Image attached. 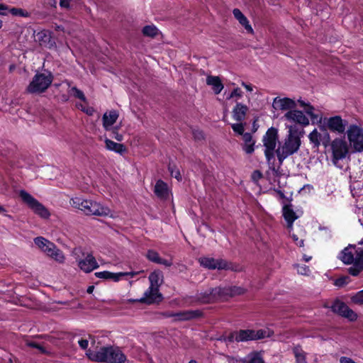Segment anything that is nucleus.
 Wrapping results in <instances>:
<instances>
[{
  "label": "nucleus",
  "instance_id": "obj_51",
  "mask_svg": "<svg viewBox=\"0 0 363 363\" xmlns=\"http://www.w3.org/2000/svg\"><path fill=\"white\" fill-rule=\"evenodd\" d=\"M193 137L196 140H202L204 139V134L202 130H193L192 131Z\"/></svg>",
  "mask_w": 363,
  "mask_h": 363
},
{
  "label": "nucleus",
  "instance_id": "obj_10",
  "mask_svg": "<svg viewBox=\"0 0 363 363\" xmlns=\"http://www.w3.org/2000/svg\"><path fill=\"white\" fill-rule=\"evenodd\" d=\"M238 331V340L240 342H248L253 340H262L265 337H269L272 331L264 329L253 330V329H241Z\"/></svg>",
  "mask_w": 363,
  "mask_h": 363
},
{
  "label": "nucleus",
  "instance_id": "obj_11",
  "mask_svg": "<svg viewBox=\"0 0 363 363\" xmlns=\"http://www.w3.org/2000/svg\"><path fill=\"white\" fill-rule=\"evenodd\" d=\"M325 124L326 131H323V144L327 147L330 142V135L327 130L329 129L331 131H337L338 133H340V116H335L330 118L329 119L326 118Z\"/></svg>",
  "mask_w": 363,
  "mask_h": 363
},
{
  "label": "nucleus",
  "instance_id": "obj_37",
  "mask_svg": "<svg viewBox=\"0 0 363 363\" xmlns=\"http://www.w3.org/2000/svg\"><path fill=\"white\" fill-rule=\"evenodd\" d=\"M168 170L170 172V175L172 177H174L178 181H181L182 180V175L180 174V172L177 168L175 164L169 163V165H168Z\"/></svg>",
  "mask_w": 363,
  "mask_h": 363
},
{
  "label": "nucleus",
  "instance_id": "obj_53",
  "mask_svg": "<svg viewBox=\"0 0 363 363\" xmlns=\"http://www.w3.org/2000/svg\"><path fill=\"white\" fill-rule=\"evenodd\" d=\"M57 249V248L55 244L52 242V246H49L45 248L44 252H46L48 256L51 257Z\"/></svg>",
  "mask_w": 363,
  "mask_h": 363
},
{
  "label": "nucleus",
  "instance_id": "obj_20",
  "mask_svg": "<svg viewBox=\"0 0 363 363\" xmlns=\"http://www.w3.org/2000/svg\"><path fill=\"white\" fill-rule=\"evenodd\" d=\"M274 106L277 108H279L281 110H294L296 108V102L287 97L277 99L275 98L274 100Z\"/></svg>",
  "mask_w": 363,
  "mask_h": 363
},
{
  "label": "nucleus",
  "instance_id": "obj_4",
  "mask_svg": "<svg viewBox=\"0 0 363 363\" xmlns=\"http://www.w3.org/2000/svg\"><path fill=\"white\" fill-rule=\"evenodd\" d=\"M150 282V287L145 291L144 296L140 299L134 300V301L151 305L155 303H159L162 301V295L159 291L160 287V273L153 272L149 276Z\"/></svg>",
  "mask_w": 363,
  "mask_h": 363
},
{
  "label": "nucleus",
  "instance_id": "obj_40",
  "mask_svg": "<svg viewBox=\"0 0 363 363\" xmlns=\"http://www.w3.org/2000/svg\"><path fill=\"white\" fill-rule=\"evenodd\" d=\"M9 12L13 16H21V17H28L29 16V13L27 11L20 9V8L13 7L9 10Z\"/></svg>",
  "mask_w": 363,
  "mask_h": 363
},
{
  "label": "nucleus",
  "instance_id": "obj_30",
  "mask_svg": "<svg viewBox=\"0 0 363 363\" xmlns=\"http://www.w3.org/2000/svg\"><path fill=\"white\" fill-rule=\"evenodd\" d=\"M246 363H264L260 352L254 351L247 355Z\"/></svg>",
  "mask_w": 363,
  "mask_h": 363
},
{
  "label": "nucleus",
  "instance_id": "obj_60",
  "mask_svg": "<svg viewBox=\"0 0 363 363\" xmlns=\"http://www.w3.org/2000/svg\"><path fill=\"white\" fill-rule=\"evenodd\" d=\"M262 177V172L260 171L255 170V171L253 172L252 179L254 180L261 179Z\"/></svg>",
  "mask_w": 363,
  "mask_h": 363
},
{
  "label": "nucleus",
  "instance_id": "obj_39",
  "mask_svg": "<svg viewBox=\"0 0 363 363\" xmlns=\"http://www.w3.org/2000/svg\"><path fill=\"white\" fill-rule=\"evenodd\" d=\"M354 266L363 269V248L358 247Z\"/></svg>",
  "mask_w": 363,
  "mask_h": 363
},
{
  "label": "nucleus",
  "instance_id": "obj_38",
  "mask_svg": "<svg viewBox=\"0 0 363 363\" xmlns=\"http://www.w3.org/2000/svg\"><path fill=\"white\" fill-rule=\"evenodd\" d=\"M38 39L40 44H45L50 41V35L48 30H43L37 34Z\"/></svg>",
  "mask_w": 363,
  "mask_h": 363
},
{
  "label": "nucleus",
  "instance_id": "obj_21",
  "mask_svg": "<svg viewBox=\"0 0 363 363\" xmlns=\"http://www.w3.org/2000/svg\"><path fill=\"white\" fill-rule=\"evenodd\" d=\"M233 14L248 33L252 34L254 33L253 28L250 24L248 19L239 9H234L233 10Z\"/></svg>",
  "mask_w": 363,
  "mask_h": 363
},
{
  "label": "nucleus",
  "instance_id": "obj_64",
  "mask_svg": "<svg viewBox=\"0 0 363 363\" xmlns=\"http://www.w3.org/2000/svg\"><path fill=\"white\" fill-rule=\"evenodd\" d=\"M218 341H220V342H223L226 344V333H223V335H221L218 338Z\"/></svg>",
  "mask_w": 363,
  "mask_h": 363
},
{
  "label": "nucleus",
  "instance_id": "obj_26",
  "mask_svg": "<svg viewBox=\"0 0 363 363\" xmlns=\"http://www.w3.org/2000/svg\"><path fill=\"white\" fill-rule=\"evenodd\" d=\"M242 138L245 143L242 146V150L247 154H252L255 151V141L253 140L251 133H245L243 134Z\"/></svg>",
  "mask_w": 363,
  "mask_h": 363
},
{
  "label": "nucleus",
  "instance_id": "obj_35",
  "mask_svg": "<svg viewBox=\"0 0 363 363\" xmlns=\"http://www.w3.org/2000/svg\"><path fill=\"white\" fill-rule=\"evenodd\" d=\"M146 258L152 262L158 264L161 257L157 251L148 250L146 253Z\"/></svg>",
  "mask_w": 363,
  "mask_h": 363
},
{
  "label": "nucleus",
  "instance_id": "obj_46",
  "mask_svg": "<svg viewBox=\"0 0 363 363\" xmlns=\"http://www.w3.org/2000/svg\"><path fill=\"white\" fill-rule=\"evenodd\" d=\"M325 308H330L328 305H325ZM332 311L335 313L340 315V299L337 298L334 303L330 306Z\"/></svg>",
  "mask_w": 363,
  "mask_h": 363
},
{
  "label": "nucleus",
  "instance_id": "obj_63",
  "mask_svg": "<svg viewBox=\"0 0 363 363\" xmlns=\"http://www.w3.org/2000/svg\"><path fill=\"white\" fill-rule=\"evenodd\" d=\"M242 86H243L248 91H252V86L251 84H247L245 82H242Z\"/></svg>",
  "mask_w": 363,
  "mask_h": 363
},
{
  "label": "nucleus",
  "instance_id": "obj_23",
  "mask_svg": "<svg viewBox=\"0 0 363 363\" xmlns=\"http://www.w3.org/2000/svg\"><path fill=\"white\" fill-rule=\"evenodd\" d=\"M104 143L105 147L108 150L113 151L121 155H123L127 152L125 146L122 143H116L108 138H106Z\"/></svg>",
  "mask_w": 363,
  "mask_h": 363
},
{
  "label": "nucleus",
  "instance_id": "obj_6",
  "mask_svg": "<svg viewBox=\"0 0 363 363\" xmlns=\"http://www.w3.org/2000/svg\"><path fill=\"white\" fill-rule=\"evenodd\" d=\"M301 145L300 137H294L292 135H288L285 138L284 144L276 150L275 153L281 165L284 160L289 156L297 152Z\"/></svg>",
  "mask_w": 363,
  "mask_h": 363
},
{
  "label": "nucleus",
  "instance_id": "obj_45",
  "mask_svg": "<svg viewBox=\"0 0 363 363\" xmlns=\"http://www.w3.org/2000/svg\"><path fill=\"white\" fill-rule=\"evenodd\" d=\"M118 130L119 128L117 126L111 128V136L117 141L121 142L123 140V136L122 134L119 133Z\"/></svg>",
  "mask_w": 363,
  "mask_h": 363
},
{
  "label": "nucleus",
  "instance_id": "obj_54",
  "mask_svg": "<svg viewBox=\"0 0 363 363\" xmlns=\"http://www.w3.org/2000/svg\"><path fill=\"white\" fill-rule=\"evenodd\" d=\"M354 301L360 304H363V290L357 293L353 298Z\"/></svg>",
  "mask_w": 363,
  "mask_h": 363
},
{
  "label": "nucleus",
  "instance_id": "obj_5",
  "mask_svg": "<svg viewBox=\"0 0 363 363\" xmlns=\"http://www.w3.org/2000/svg\"><path fill=\"white\" fill-rule=\"evenodd\" d=\"M279 139L278 130L276 128H269L262 138V142L265 147L264 155L267 163L271 164L270 167L273 171H275L274 162L272 160L274 159V154L277 149V143Z\"/></svg>",
  "mask_w": 363,
  "mask_h": 363
},
{
  "label": "nucleus",
  "instance_id": "obj_16",
  "mask_svg": "<svg viewBox=\"0 0 363 363\" xmlns=\"http://www.w3.org/2000/svg\"><path fill=\"white\" fill-rule=\"evenodd\" d=\"M358 247L355 245H350L342 250V262L346 264H353L354 265Z\"/></svg>",
  "mask_w": 363,
  "mask_h": 363
},
{
  "label": "nucleus",
  "instance_id": "obj_18",
  "mask_svg": "<svg viewBox=\"0 0 363 363\" xmlns=\"http://www.w3.org/2000/svg\"><path fill=\"white\" fill-rule=\"evenodd\" d=\"M154 193L159 199L167 200L169 198L167 184L162 179H158L155 185Z\"/></svg>",
  "mask_w": 363,
  "mask_h": 363
},
{
  "label": "nucleus",
  "instance_id": "obj_25",
  "mask_svg": "<svg viewBox=\"0 0 363 363\" xmlns=\"http://www.w3.org/2000/svg\"><path fill=\"white\" fill-rule=\"evenodd\" d=\"M247 111L248 108L246 105L237 103L233 110V117L235 121L242 122L245 119Z\"/></svg>",
  "mask_w": 363,
  "mask_h": 363
},
{
  "label": "nucleus",
  "instance_id": "obj_1",
  "mask_svg": "<svg viewBox=\"0 0 363 363\" xmlns=\"http://www.w3.org/2000/svg\"><path fill=\"white\" fill-rule=\"evenodd\" d=\"M87 355L89 359L98 362L124 363L127 359L118 347L113 346L101 347L97 351H89Z\"/></svg>",
  "mask_w": 363,
  "mask_h": 363
},
{
  "label": "nucleus",
  "instance_id": "obj_57",
  "mask_svg": "<svg viewBox=\"0 0 363 363\" xmlns=\"http://www.w3.org/2000/svg\"><path fill=\"white\" fill-rule=\"evenodd\" d=\"M305 112L308 115H311L313 113L314 107L311 106L309 103L303 108Z\"/></svg>",
  "mask_w": 363,
  "mask_h": 363
},
{
  "label": "nucleus",
  "instance_id": "obj_42",
  "mask_svg": "<svg viewBox=\"0 0 363 363\" xmlns=\"http://www.w3.org/2000/svg\"><path fill=\"white\" fill-rule=\"evenodd\" d=\"M71 91L72 92L73 96L75 98L79 99L84 102L86 101V98L84 92L82 91H81L80 89H79L77 87H76V86L72 87Z\"/></svg>",
  "mask_w": 363,
  "mask_h": 363
},
{
  "label": "nucleus",
  "instance_id": "obj_9",
  "mask_svg": "<svg viewBox=\"0 0 363 363\" xmlns=\"http://www.w3.org/2000/svg\"><path fill=\"white\" fill-rule=\"evenodd\" d=\"M199 262L201 266L208 269H225L235 272L239 271L238 266L232 262H228L223 259H214L213 257H200Z\"/></svg>",
  "mask_w": 363,
  "mask_h": 363
},
{
  "label": "nucleus",
  "instance_id": "obj_24",
  "mask_svg": "<svg viewBox=\"0 0 363 363\" xmlns=\"http://www.w3.org/2000/svg\"><path fill=\"white\" fill-rule=\"evenodd\" d=\"M330 149L332 152V162L333 163L339 167V160H340V138H335L330 145Z\"/></svg>",
  "mask_w": 363,
  "mask_h": 363
},
{
  "label": "nucleus",
  "instance_id": "obj_13",
  "mask_svg": "<svg viewBox=\"0 0 363 363\" xmlns=\"http://www.w3.org/2000/svg\"><path fill=\"white\" fill-rule=\"evenodd\" d=\"M285 117L288 121L300 124L303 126H306L309 124L308 118L299 110H291L286 114Z\"/></svg>",
  "mask_w": 363,
  "mask_h": 363
},
{
  "label": "nucleus",
  "instance_id": "obj_33",
  "mask_svg": "<svg viewBox=\"0 0 363 363\" xmlns=\"http://www.w3.org/2000/svg\"><path fill=\"white\" fill-rule=\"evenodd\" d=\"M34 243L40 248L43 251L45 248L49 246H52V242L44 238L43 237H37L34 239Z\"/></svg>",
  "mask_w": 363,
  "mask_h": 363
},
{
  "label": "nucleus",
  "instance_id": "obj_17",
  "mask_svg": "<svg viewBox=\"0 0 363 363\" xmlns=\"http://www.w3.org/2000/svg\"><path fill=\"white\" fill-rule=\"evenodd\" d=\"M282 215L287 223V228H291L294 221L298 218L291 204H286L282 208Z\"/></svg>",
  "mask_w": 363,
  "mask_h": 363
},
{
  "label": "nucleus",
  "instance_id": "obj_12",
  "mask_svg": "<svg viewBox=\"0 0 363 363\" xmlns=\"http://www.w3.org/2000/svg\"><path fill=\"white\" fill-rule=\"evenodd\" d=\"M213 291H214L217 301H218L233 297L236 294H240L242 293V289L237 286H218L213 288Z\"/></svg>",
  "mask_w": 363,
  "mask_h": 363
},
{
  "label": "nucleus",
  "instance_id": "obj_62",
  "mask_svg": "<svg viewBox=\"0 0 363 363\" xmlns=\"http://www.w3.org/2000/svg\"><path fill=\"white\" fill-rule=\"evenodd\" d=\"M342 363H356L350 358L342 357Z\"/></svg>",
  "mask_w": 363,
  "mask_h": 363
},
{
  "label": "nucleus",
  "instance_id": "obj_8",
  "mask_svg": "<svg viewBox=\"0 0 363 363\" xmlns=\"http://www.w3.org/2000/svg\"><path fill=\"white\" fill-rule=\"evenodd\" d=\"M19 196L23 202L25 203L36 215L45 219H47L50 216V213L48 208L26 191L21 190L19 191Z\"/></svg>",
  "mask_w": 363,
  "mask_h": 363
},
{
  "label": "nucleus",
  "instance_id": "obj_22",
  "mask_svg": "<svg viewBox=\"0 0 363 363\" xmlns=\"http://www.w3.org/2000/svg\"><path fill=\"white\" fill-rule=\"evenodd\" d=\"M118 113L116 111H111L108 113L104 114L102 118L103 126L106 130H110L111 126L116 122L118 118Z\"/></svg>",
  "mask_w": 363,
  "mask_h": 363
},
{
  "label": "nucleus",
  "instance_id": "obj_58",
  "mask_svg": "<svg viewBox=\"0 0 363 363\" xmlns=\"http://www.w3.org/2000/svg\"><path fill=\"white\" fill-rule=\"evenodd\" d=\"M159 264L164 265L165 267H171L172 265V262L170 260L160 258Z\"/></svg>",
  "mask_w": 363,
  "mask_h": 363
},
{
  "label": "nucleus",
  "instance_id": "obj_28",
  "mask_svg": "<svg viewBox=\"0 0 363 363\" xmlns=\"http://www.w3.org/2000/svg\"><path fill=\"white\" fill-rule=\"evenodd\" d=\"M323 134L319 133L316 129H314L308 135L311 143L313 145L314 147H318L320 145V140L323 141Z\"/></svg>",
  "mask_w": 363,
  "mask_h": 363
},
{
  "label": "nucleus",
  "instance_id": "obj_2",
  "mask_svg": "<svg viewBox=\"0 0 363 363\" xmlns=\"http://www.w3.org/2000/svg\"><path fill=\"white\" fill-rule=\"evenodd\" d=\"M72 207L82 211L86 216H108L111 211L109 208L91 199L74 197L71 199Z\"/></svg>",
  "mask_w": 363,
  "mask_h": 363
},
{
  "label": "nucleus",
  "instance_id": "obj_55",
  "mask_svg": "<svg viewBox=\"0 0 363 363\" xmlns=\"http://www.w3.org/2000/svg\"><path fill=\"white\" fill-rule=\"evenodd\" d=\"M79 345L83 350H86L89 345V342L86 339H81L78 341Z\"/></svg>",
  "mask_w": 363,
  "mask_h": 363
},
{
  "label": "nucleus",
  "instance_id": "obj_31",
  "mask_svg": "<svg viewBox=\"0 0 363 363\" xmlns=\"http://www.w3.org/2000/svg\"><path fill=\"white\" fill-rule=\"evenodd\" d=\"M342 317L347 318L350 321H353L357 319V315L347 306L342 303Z\"/></svg>",
  "mask_w": 363,
  "mask_h": 363
},
{
  "label": "nucleus",
  "instance_id": "obj_36",
  "mask_svg": "<svg viewBox=\"0 0 363 363\" xmlns=\"http://www.w3.org/2000/svg\"><path fill=\"white\" fill-rule=\"evenodd\" d=\"M234 342H240L238 340V331L233 330L230 333H226V345L233 343Z\"/></svg>",
  "mask_w": 363,
  "mask_h": 363
},
{
  "label": "nucleus",
  "instance_id": "obj_15",
  "mask_svg": "<svg viewBox=\"0 0 363 363\" xmlns=\"http://www.w3.org/2000/svg\"><path fill=\"white\" fill-rule=\"evenodd\" d=\"M78 267L83 272L89 273L97 269L99 266L95 257L91 254H88L84 259L79 261Z\"/></svg>",
  "mask_w": 363,
  "mask_h": 363
},
{
  "label": "nucleus",
  "instance_id": "obj_34",
  "mask_svg": "<svg viewBox=\"0 0 363 363\" xmlns=\"http://www.w3.org/2000/svg\"><path fill=\"white\" fill-rule=\"evenodd\" d=\"M138 274L137 272H118L113 273L110 279L113 280L114 281H118L123 277H130L131 278L134 277Z\"/></svg>",
  "mask_w": 363,
  "mask_h": 363
},
{
  "label": "nucleus",
  "instance_id": "obj_44",
  "mask_svg": "<svg viewBox=\"0 0 363 363\" xmlns=\"http://www.w3.org/2000/svg\"><path fill=\"white\" fill-rule=\"evenodd\" d=\"M231 128L235 133L240 135H243L245 133L244 124L241 122L231 124Z\"/></svg>",
  "mask_w": 363,
  "mask_h": 363
},
{
  "label": "nucleus",
  "instance_id": "obj_48",
  "mask_svg": "<svg viewBox=\"0 0 363 363\" xmlns=\"http://www.w3.org/2000/svg\"><path fill=\"white\" fill-rule=\"evenodd\" d=\"M303 132L304 131L303 128L300 129L295 125L290 128L289 135H292L294 137H300L301 138L303 134Z\"/></svg>",
  "mask_w": 363,
  "mask_h": 363
},
{
  "label": "nucleus",
  "instance_id": "obj_32",
  "mask_svg": "<svg viewBox=\"0 0 363 363\" xmlns=\"http://www.w3.org/2000/svg\"><path fill=\"white\" fill-rule=\"evenodd\" d=\"M142 33L145 36L154 38L157 35L158 29L154 25H147L143 27Z\"/></svg>",
  "mask_w": 363,
  "mask_h": 363
},
{
  "label": "nucleus",
  "instance_id": "obj_61",
  "mask_svg": "<svg viewBox=\"0 0 363 363\" xmlns=\"http://www.w3.org/2000/svg\"><path fill=\"white\" fill-rule=\"evenodd\" d=\"M275 191L279 196L280 199H286V196H285L284 193L281 190H280V189H275Z\"/></svg>",
  "mask_w": 363,
  "mask_h": 363
},
{
  "label": "nucleus",
  "instance_id": "obj_59",
  "mask_svg": "<svg viewBox=\"0 0 363 363\" xmlns=\"http://www.w3.org/2000/svg\"><path fill=\"white\" fill-rule=\"evenodd\" d=\"M82 111L86 113L88 116H92L94 113V109L93 107H86V108H82Z\"/></svg>",
  "mask_w": 363,
  "mask_h": 363
},
{
  "label": "nucleus",
  "instance_id": "obj_50",
  "mask_svg": "<svg viewBox=\"0 0 363 363\" xmlns=\"http://www.w3.org/2000/svg\"><path fill=\"white\" fill-rule=\"evenodd\" d=\"M51 257L60 262H62L65 259L62 252L59 249H57L56 251H55Z\"/></svg>",
  "mask_w": 363,
  "mask_h": 363
},
{
  "label": "nucleus",
  "instance_id": "obj_3",
  "mask_svg": "<svg viewBox=\"0 0 363 363\" xmlns=\"http://www.w3.org/2000/svg\"><path fill=\"white\" fill-rule=\"evenodd\" d=\"M349 145L342 141V160L350 153L363 151V130L357 125H352L347 131Z\"/></svg>",
  "mask_w": 363,
  "mask_h": 363
},
{
  "label": "nucleus",
  "instance_id": "obj_19",
  "mask_svg": "<svg viewBox=\"0 0 363 363\" xmlns=\"http://www.w3.org/2000/svg\"><path fill=\"white\" fill-rule=\"evenodd\" d=\"M213 288H211L205 291L199 293L196 295V301L201 303L207 304L212 303L217 301Z\"/></svg>",
  "mask_w": 363,
  "mask_h": 363
},
{
  "label": "nucleus",
  "instance_id": "obj_29",
  "mask_svg": "<svg viewBox=\"0 0 363 363\" xmlns=\"http://www.w3.org/2000/svg\"><path fill=\"white\" fill-rule=\"evenodd\" d=\"M311 117V121L313 124H318L319 128L321 131H326L325 121H326V118L324 119L320 116L318 113H315L314 112L309 116Z\"/></svg>",
  "mask_w": 363,
  "mask_h": 363
},
{
  "label": "nucleus",
  "instance_id": "obj_47",
  "mask_svg": "<svg viewBox=\"0 0 363 363\" xmlns=\"http://www.w3.org/2000/svg\"><path fill=\"white\" fill-rule=\"evenodd\" d=\"M297 272L301 275H309L311 270L309 267L305 264H296Z\"/></svg>",
  "mask_w": 363,
  "mask_h": 363
},
{
  "label": "nucleus",
  "instance_id": "obj_27",
  "mask_svg": "<svg viewBox=\"0 0 363 363\" xmlns=\"http://www.w3.org/2000/svg\"><path fill=\"white\" fill-rule=\"evenodd\" d=\"M206 83L208 85L213 86V91L216 94H220L223 89V84H222L219 77L208 76L206 78Z\"/></svg>",
  "mask_w": 363,
  "mask_h": 363
},
{
  "label": "nucleus",
  "instance_id": "obj_41",
  "mask_svg": "<svg viewBox=\"0 0 363 363\" xmlns=\"http://www.w3.org/2000/svg\"><path fill=\"white\" fill-rule=\"evenodd\" d=\"M294 354L297 363H306L305 355L301 349L295 347L294 349Z\"/></svg>",
  "mask_w": 363,
  "mask_h": 363
},
{
  "label": "nucleus",
  "instance_id": "obj_7",
  "mask_svg": "<svg viewBox=\"0 0 363 363\" xmlns=\"http://www.w3.org/2000/svg\"><path fill=\"white\" fill-rule=\"evenodd\" d=\"M54 77L51 72L36 73L27 86V91L30 94H42L51 85Z\"/></svg>",
  "mask_w": 363,
  "mask_h": 363
},
{
  "label": "nucleus",
  "instance_id": "obj_43",
  "mask_svg": "<svg viewBox=\"0 0 363 363\" xmlns=\"http://www.w3.org/2000/svg\"><path fill=\"white\" fill-rule=\"evenodd\" d=\"M27 346L31 348H35L38 349L41 354H47L48 351L47 350L41 345L40 343L35 342V341H29L26 343Z\"/></svg>",
  "mask_w": 363,
  "mask_h": 363
},
{
  "label": "nucleus",
  "instance_id": "obj_52",
  "mask_svg": "<svg viewBox=\"0 0 363 363\" xmlns=\"http://www.w3.org/2000/svg\"><path fill=\"white\" fill-rule=\"evenodd\" d=\"M242 96V91H241V89L240 88L237 87L231 91V93L230 94V95L228 98L231 99L235 96L241 97Z\"/></svg>",
  "mask_w": 363,
  "mask_h": 363
},
{
  "label": "nucleus",
  "instance_id": "obj_14",
  "mask_svg": "<svg viewBox=\"0 0 363 363\" xmlns=\"http://www.w3.org/2000/svg\"><path fill=\"white\" fill-rule=\"evenodd\" d=\"M203 316L201 310H187L175 313V320L186 321L197 319Z\"/></svg>",
  "mask_w": 363,
  "mask_h": 363
},
{
  "label": "nucleus",
  "instance_id": "obj_49",
  "mask_svg": "<svg viewBox=\"0 0 363 363\" xmlns=\"http://www.w3.org/2000/svg\"><path fill=\"white\" fill-rule=\"evenodd\" d=\"M112 275L113 272L108 271L99 272L95 273V276L97 278L103 279H110Z\"/></svg>",
  "mask_w": 363,
  "mask_h": 363
},
{
  "label": "nucleus",
  "instance_id": "obj_56",
  "mask_svg": "<svg viewBox=\"0 0 363 363\" xmlns=\"http://www.w3.org/2000/svg\"><path fill=\"white\" fill-rule=\"evenodd\" d=\"M71 0H60V6L61 8L69 9Z\"/></svg>",
  "mask_w": 363,
  "mask_h": 363
}]
</instances>
